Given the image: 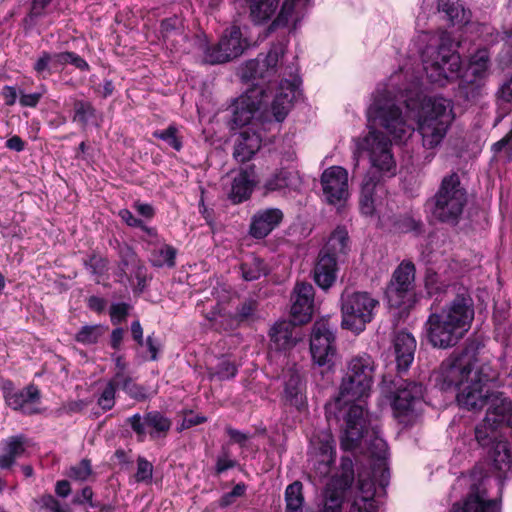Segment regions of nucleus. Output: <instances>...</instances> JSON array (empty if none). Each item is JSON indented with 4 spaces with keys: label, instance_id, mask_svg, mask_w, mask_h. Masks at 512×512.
<instances>
[{
    "label": "nucleus",
    "instance_id": "f257e3e1",
    "mask_svg": "<svg viewBox=\"0 0 512 512\" xmlns=\"http://www.w3.org/2000/svg\"><path fill=\"white\" fill-rule=\"evenodd\" d=\"M401 76L402 72L395 73L388 83L376 88L366 112L369 132L355 139V166H358L359 153H366L371 164L370 175L379 173L392 177L397 171L391 140L378 131V127L393 139L402 141L415 130L407 120V117L412 118L423 146L432 149L442 142L454 120L451 100L438 96L423 97L419 76H412L405 87H399Z\"/></svg>",
    "mask_w": 512,
    "mask_h": 512
},
{
    "label": "nucleus",
    "instance_id": "f03ea898",
    "mask_svg": "<svg viewBox=\"0 0 512 512\" xmlns=\"http://www.w3.org/2000/svg\"><path fill=\"white\" fill-rule=\"evenodd\" d=\"M375 369V362L369 354L353 356L347 362L338 396L326 404V417L329 421L343 419L341 447L344 450L355 449L369 434L370 428L373 434H376V427H371L369 415L363 405L356 404L357 401H362L369 396Z\"/></svg>",
    "mask_w": 512,
    "mask_h": 512
},
{
    "label": "nucleus",
    "instance_id": "7ed1b4c3",
    "mask_svg": "<svg viewBox=\"0 0 512 512\" xmlns=\"http://www.w3.org/2000/svg\"><path fill=\"white\" fill-rule=\"evenodd\" d=\"M441 15L451 25L463 24L468 21L464 8L450 0H422L421 12L416 20V27L423 32L422 40L428 45L422 51V62L428 79L440 85L456 79L461 72V57L452 49L453 39L444 30L433 34L424 31L426 19L431 15Z\"/></svg>",
    "mask_w": 512,
    "mask_h": 512
},
{
    "label": "nucleus",
    "instance_id": "20e7f679",
    "mask_svg": "<svg viewBox=\"0 0 512 512\" xmlns=\"http://www.w3.org/2000/svg\"><path fill=\"white\" fill-rule=\"evenodd\" d=\"M284 54V46L277 43L271 47L267 55H259L256 59L245 62L238 71V75L244 82H252V87L247 89L238 97L232 105V128L243 127L251 124L255 128L257 113L261 110L268 99L267 89L264 87L265 80L270 82V77L276 73L279 58Z\"/></svg>",
    "mask_w": 512,
    "mask_h": 512
},
{
    "label": "nucleus",
    "instance_id": "39448f33",
    "mask_svg": "<svg viewBox=\"0 0 512 512\" xmlns=\"http://www.w3.org/2000/svg\"><path fill=\"white\" fill-rule=\"evenodd\" d=\"M473 319V299L466 289H462L440 311L429 315L425 323L427 339L436 348L453 347L468 332Z\"/></svg>",
    "mask_w": 512,
    "mask_h": 512
},
{
    "label": "nucleus",
    "instance_id": "423d86ee",
    "mask_svg": "<svg viewBox=\"0 0 512 512\" xmlns=\"http://www.w3.org/2000/svg\"><path fill=\"white\" fill-rule=\"evenodd\" d=\"M443 382L458 387V404L467 410L479 411L494 406V399L504 398L501 393L491 392L487 387L488 376L474 369L471 360L464 357L447 359L440 366Z\"/></svg>",
    "mask_w": 512,
    "mask_h": 512
},
{
    "label": "nucleus",
    "instance_id": "0eeeda50",
    "mask_svg": "<svg viewBox=\"0 0 512 512\" xmlns=\"http://www.w3.org/2000/svg\"><path fill=\"white\" fill-rule=\"evenodd\" d=\"M431 212L441 222L456 224L467 203V191L453 172L444 176L432 200Z\"/></svg>",
    "mask_w": 512,
    "mask_h": 512
},
{
    "label": "nucleus",
    "instance_id": "6e6552de",
    "mask_svg": "<svg viewBox=\"0 0 512 512\" xmlns=\"http://www.w3.org/2000/svg\"><path fill=\"white\" fill-rule=\"evenodd\" d=\"M378 305L368 292L345 290L341 296L342 327L360 333L373 319Z\"/></svg>",
    "mask_w": 512,
    "mask_h": 512
},
{
    "label": "nucleus",
    "instance_id": "1a4fd4ad",
    "mask_svg": "<svg viewBox=\"0 0 512 512\" xmlns=\"http://www.w3.org/2000/svg\"><path fill=\"white\" fill-rule=\"evenodd\" d=\"M493 405L487 409L483 422L475 427V439L482 447L494 442L495 431L499 428L510 429L512 435V402L507 398H496Z\"/></svg>",
    "mask_w": 512,
    "mask_h": 512
},
{
    "label": "nucleus",
    "instance_id": "9d476101",
    "mask_svg": "<svg viewBox=\"0 0 512 512\" xmlns=\"http://www.w3.org/2000/svg\"><path fill=\"white\" fill-rule=\"evenodd\" d=\"M310 352L313 362L318 366H333L336 355L335 325L331 324L328 318H321L313 324Z\"/></svg>",
    "mask_w": 512,
    "mask_h": 512
},
{
    "label": "nucleus",
    "instance_id": "9b49d317",
    "mask_svg": "<svg viewBox=\"0 0 512 512\" xmlns=\"http://www.w3.org/2000/svg\"><path fill=\"white\" fill-rule=\"evenodd\" d=\"M423 387L414 381L402 380L395 392L392 408L399 422L408 425L416 417L422 405Z\"/></svg>",
    "mask_w": 512,
    "mask_h": 512
},
{
    "label": "nucleus",
    "instance_id": "f8f14e48",
    "mask_svg": "<svg viewBox=\"0 0 512 512\" xmlns=\"http://www.w3.org/2000/svg\"><path fill=\"white\" fill-rule=\"evenodd\" d=\"M245 48L239 27L227 29L218 44L206 47L203 61L208 64H221L240 56Z\"/></svg>",
    "mask_w": 512,
    "mask_h": 512
},
{
    "label": "nucleus",
    "instance_id": "ddd939ff",
    "mask_svg": "<svg viewBox=\"0 0 512 512\" xmlns=\"http://www.w3.org/2000/svg\"><path fill=\"white\" fill-rule=\"evenodd\" d=\"M414 279V264L411 262H402L394 271L392 279L386 289V296L390 306L401 307L407 302H410Z\"/></svg>",
    "mask_w": 512,
    "mask_h": 512
},
{
    "label": "nucleus",
    "instance_id": "4468645a",
    "mask_svg": "<svg viewBox=\"0 0 512 512\" xmlns=\"http://www.w3.org/2000/svg\"><path fill=\"white\" fill-rule=\"evenodd\" d=\"M3 396L6 404L15 411H20L26 415L39 413L37 404L40 400V391L34 385H29L23 389H15L11 382L3 384Z\"/></svg>",
    "mask_w": 512,
    "mask_h": 512
},
{
    "label": "nucleus",
    "instance_id": "2eb2a0df",
    "mask_svg": "<svg viewBox=\"0 0 512 512\" xmlns=\"http://www.w3.org/2000/svg\"><path fill=\"white\" fill-rule=\"evenodd\" d=\"M323 195L329 204H340L349 196L348 173L340 166L324 170L321 176Z\"/></svg>",
    "mask_w": 512,
    "mask_h": 512
},
{
    "label": "nucleus",
    "instance_id": "dca6fc26",
    "mask_svg": "<svg viewBox=\"0 0 512 512\" xmlns=\"http://www.w3.org/2000/svg\"><path fill=\"white\" fill-rule=\"evenodd\" d=\"M291 317L295 324L310 321L314 308V288L309 283H297L291 296Z\"/></svg>",
    "mask_w": 512,
    "mask_h": 512
},
{
    "label": "nucleus",
    "instance_id": "f3484780",
    "mask_svg": "<svg viewBox=\"0 0 512 512\" xmlns=\"http://www.w3.org/2000/svg\"><path fill=\"white\" fill-rule=\"evenodd\" d=\"M284 217L279 208H265L257 211L251 220L250 234L257 239L265 238L279 224Z\"/></svg>",
    "mask_w": 512,
    "mask_h": 512
},
{
    "label": "nucleus",
    "instance_id": "a211bd4d",
    "mask_svg": "<svg viewBox=\"0 0 512 512\" xmlns=\"http://www.w3.org/2000/svg\"><path fill=\"white\" fill-rule=\"evenodd\" d=\"M262 143L261 135L255 128L242 131L235 143L234 158L241 163L247 162L259 151Z\"/></svg>",
    "mask_w": 512,
    "mask_h": 512
},
{
    "label": "nucleus",
    "instance_id": "6ab92c4d",
    "mask_svg": "<svg viewBox=\"0 0 512 512\" xmlns=\"http://www.w3.org/2000/svg\"><path fill=\"white\" fill-rule=\"evenodd\" d=\"M416 345V340L412 334L406 331H400L396 334L393 346L399 371H406L412 364Z\"/></svg>",
    "mask_w": 512,
    "mask_h": 512
},
{
    "label": "nucleus",
    "instance_id": "aec40b11",
    "mask_svg": "<svg viewBox=\"0 0 512 512\" xmlns=\"http://www.w3.org/2000/svg\"><path fill=\"white\" fill-rule=\"evenodd\" d=\"M451 512H500L496 500L488 498L486 491L472 490L462 504L454 505Z\"/></svg>",
    "mask_w": 512,
    "mask_h": 512
},
{
    "label": "nucleus",
    "instance_id": "412c9836",
    "mask_svg": "<svg viewBox=\"0 0 512 512\" xmlns=\"http://www.w3.org/2000/svg\"><path fill=\"white\" fill-rule=\"evenodd\" d=\"M295 323L292 321L276 322L270 329V347L277 351H286L295 346L298 341L294 335Z\"/></svg>",
    "mask_w": 512,
    "mask_h": 512
},
{
    "label": "nucleus",
    "instance_id": "4be33fe9",
    "mask_svg": "<svg viewBox=\"0 0 512 512\" xmlns=\"http://www.w3.org/2000/svg\"><path fill=\"white\" fill-rule=\"evenodd\" d=\"M380 192L382 187L379 185V178L368 174L363 180L359 198V207L363 215L374 214L379 204Z\"/></svg>",
    "mask_w": 512,
    "mask_h": 512
},
{
    "label": "nucleus",
    "instance_id": "5701e85b",
    "mask_svg": "<svg viewBox=\"0 0 512 512\" xmlns=\"http://www.w3.org/2000/svg\"><path fill=\"white\" fill-rule=\"evenodd\" d=\"M337 259L332 254L319 253L313 269L315 283L322 289L330 288L336 280Z\"/></svg>",
    "mask_w": 512,
    "mask_h": 512
},
{
    "label": "nucleus",
    "instance_id": "b1692460",
    "mask_svg": "<svg viewBox=\"0 0 512 512\" xmlns=\"http://www.w3.org/2000/svg\"><path fill=\"white\" fill-rule=\"evenodd\" d=\"M490 56L486 49H479L469 60L465 73V81L480 87L483 81L489 76Z\"/></svg>",
    "mask_w": 512,
    "mask_h": 512
},
{
    "label": "nucleus",
    "instance_id": "393cba45",
    "mask_svg": "<svg viewBox=\"0 0 512 512\" xmlns=\"http://www.w3.org/2000/svg\"><path fill=\"white\" fill-rule=\"evenodd\" d=\"M26 453V438L23 435L8 437L0 442V468H11L18 458Z\"/></svg>",
    "mask_w": 512,
    "mask_h": 512
},
{
    "label": "nucleus",
    "instance_id": "a878e982",
    "mask_svg": "<svg viewBox=\"0 0 512 512\" xmlns=\"http://www.w3.org/2000/svg\"><path fill=\"white\" fill-rule=\"evenodd\" d=\"M374 494L373 481L371 479H359L358 490L353 497L349 512H377Z\"/></svg>",
    "mask_w": 512,
    "mask_h": 512
},
{
    "label": "nucleus",
    "instance_id": "bb28decb",
    "mask_svg": "<svg viewBox=\"0 0 512 512\" xmlns=\"http://www.w3.org/2000/svg\"><path fill=\"white\" fill-rule=\"evenodd\" d=\"M295 97L294 84L288 80L282 81L271 105V112L277 122L283 121Z\"/></svg>",
    "mask_w": 512,
    "mask_h": 512
},
{
    "label": "nucleus",
    "instance_id": "cd10ccee",
    "mask_svg": "<svg viewBox=\"0 0 512 512\" xmlns=\"http://www.w3.org/2000/svg\"><path fill=\"white\" fill-rule=\"evenodd\" d=\"M310 0H284L282 7L271 28L284 27L289 23L298 22L304 15V12Z\"/></svg>",
    "mask_w": 512,
    "mask_h": 512
},
{
    "label": "nucleus",
    "instance_id": "c85d7f7f",
    "mask_svg": "<svg viewBox=\"0 0 512 512\" xmlns=\"http://www.w3.org/2000/svg\"><path fill=\"white\" fill-rule=\"evenodd\" d=\"M284 399L285 402L297 409L305 406V385L299 373L290 371L284 386Z\"/></svg>",
    "mask_w": 512,
    "mask_h": 512
},
{
    "label": "nucleus",
    "instance_id": "c756f323",
    "mask_svg": "<svg viewBox=\"0 0 512 512\" xmlns=\"http://www.w3.org/2000/svg\"><path fill=\"white\" fill-rule=\"evenodd\" d=\"M300 184L298 171L292 168L281 169L269 178L265 188L270 191L282 190L285 188L296 189Z\"/></svg>",
    "mask_w": 512,
    "mask_h": 512
},
{
    "label": "nucleus",
    "instance_id": "7c9ffc66",
    "mask_svg": "<svg viewBox=\"0 0 512 512\" xmlns=\"http://www.w3.org/2000/svg\"><path fill=\"white\" fill-rule=\"evenodd\" d=\"M491 459L495 469L506 472L512 468V448L507 441L499 440L494 443Z\"/></svg>",
    "mask_w": 512,
    "mask_h": 512
},
{
    "label": "nucleus",
    "instance_id": "2f4dec72",
    "mask_svg": "<svg viewBox=\"0 0 512 512\" xmlns=\"http://www.w3.org/2000/svg\"><path fill=\"white\" fill-rule=\"evenodd\" d=\"M315 449L318 450L320 456V459L318 460V469L321 474L326 475L329 473L330 465L334 462L335 456L334 440L331 434L324 433L319 446L315 447Z\"/></svg>",
    "mask_w": 512,
    "mask_h": 512
},
{
    "label": "nucleus",
    "instance_id": "473e14b6",
    "mask_svg": "<svg viewBox=\"0 0 512 512\" xmlns=\"http://www.w3.org/2000/svg\"><path fill=\"white\" fill-rule=\"evenodd\" d=\"M252 189L253 183L249 174L246 171L240 172L233 179L229 198L233 203H241L250 196Z\"/></svg>",
    "mask_w": 512,
    "mask_h": 512
},
{
    "label": "nucleus",
    "instance_id": "72a5a7b5",
    "mask_svg": "<svg viewBox=\"0 0 512 512\" xmlns=\"http://www.w3.org/2000/svg\"><path fill=\"white\" fill-rule=\"evenodd\" d=\"M348 246V233L345 228L337 227L330 235L327 243L320 252L332 254L336 259L345 254Z\"/></svg>",
    "mask_w": 512,
    "mask_h": 512
},
{
    "label": "nucleus",
    "instance_id": "f704fd0d",
    "mask_svg": "<svg viewBox=\"0 0 512 512\" xmlns=\"http://www.w3.org/2000/svg\"><path fill=\"white\" fill-rule=\"evenodd\" d=\"M144 420L152 438L164 437L171 428V421L158 411L144 415Z\"/></svg>",
    "mask_w": 512,
    "mask_h": 512
},
{
    "label": "nucleus",
    "instance_id": "c9c22d12",
    "mask_svg": "<svg viewBox=\"0 0 512 512\" xmlns=\"http://www.w3.org/2000/svg\"><path fill=\"white\" fill-rule=\"evenodd\" d=\"M279 0H250V15L254 22L269 20L278 8Z\"/></svg>",
    "mask_w": 512,
    "mask_h": 512
},
{
    "label": "nucleus",
    "instance_id": "e433bc0d",
    "mask_svg": "<svg viewBox=\"0 0 512 512\" xmlns=\"http://www.w3.org/2000/svg\"><path fill=\"white\" fill-rule=\"evenodd\" d=\"M303 506V485L300 481H295L286 487L284 512H303Z\"/></svg>",
    "mask_w": 512,
    "mask_h": 512
},
{
    "label": "nucleus",
    "instance_id": "4c0bfd02",
    "mask_svg": "<svg viewBox=\"0 0 512 512\" xmlns=\"http://www.w3.org/2000/svg\"><path fill=\"white\" fill-rule=\"evenodd\" d=\"M114 376L118 387L125 391L131 398L142 401L148 397L147 389L137 384L130 376L125 373H115Z\"/></svg>",
    "mask_w": 512,
    "mask_h": 512
},
{
    "label": "nucleus",
    "instance_id": "58836bf2",
    "mask_svg": "<svg viewBox=\"0 0 512 512\" xmlns=\"http://www.w3.org/2000/svg\"><path fill=\"white\" fill-rule=\"evenodd\" d=\"M344 491L329 484L324 493L322 508L319 512H342Z\"/></svg>",
    "mask_w": 512,
    "mask_h": 512
},
{
    "label": "nucleus",
    "instance_id": "ea45409f",
    "mask_svg": "<svg viewBox=\"0 0 512 512\" xmlns=\"http://www.w3.org/2000/svg\"><path fill=\"white\" fill-rule=\"evenodd\" d=\"M177 251L170 245H162L155 248L150 255V262L155 267H174Z\"/></svg>",
    "mask_w": 512,
    "mask_h": 512
},
{
    "label": "nucleus",
    "instance_id": "a19ab883",
    "mask_svg": "<svg viewBox=\"0 0 512 512\" xmlns=\"http://www.w3.org/2000/svg\"><path fill=\"white\" fill-rule=\"evenodd\" d=\"M242 277L246 281H254L267 273L266 266L262 259L251 257L241 264Z\"/></svg>",
    "mask_w": 512,
    "mask_h": 512
},
{
    "label": "nucleus",
    "instance_id": "79ce46f5",
    "mask_svg": "<svg viewBox=\"0 0 512 512\" xmlns=\"http://www.w3.org/2000/svg\"><path fill=\"white\" fill-rule=\"evenodd\" d=\"M106 330L107 329L101 325H86L76 334L75 339L83 345L96 344L105 334Z\"/></svg>",
    "mask_w": 512,
    "mask_h": 512
},
{
    "label": "nucleus",
    "instance_id": "37998d69",
    "mask_svg": "<svg viewBox=\"0 0 512 512\" xmlns=\"http://www.w3.org/2000/svg\"><path fill=\"white\" fill-rule=\"evenodd\" d=\"M237 367L228 359H221L218 364L209 369L208 375L211 380H229L236 376Z\"/></svg>",
    "mask_w": 512,
    "mask_h": 512
},
{
    "label": "nucleus",
    "instance_id": "c03bdc74",
    "mask_svg": "<svg viewBox=\"0 0 512 512\" xmlns=\"http://www.w3.org/2000/svg\"><path fill=\"white\" fill-rule=\"evenodd\" d=\"M32 512H68L61 507L60 502L51 494L42 495L33 500Z\"/></svg>",
    "mask_w": 512,
    "mask_h": 512
},
{
    "label": "nucleus",
    "instance_id": "a18cd8bd",
    "mask_svg": "<svg viewBox=\"0 0 512 512\" xmlns=\"http://www.w3.org/2000/svg\"><path fill=\"white\" fill-rule=\"evenodd\" d=\"M424 285L427 293L430 296L437 295L446 291L448 284H446L438 273L432 269H427L424 277Z\"/></svg>",
    "mask_w": 512,
    "mask_h": 512
},
{
    "label": "nucleus",
    "instance_id": "49530a36",
    "mask_svg": "<svg viewBox=\"0 0 512 512\" xmlns=\"http://www.w3.org/2000/svg\"><path fill=\"white\" fill-rule=\"evenodd\" d=\"M118 387L115 376L106 384L100 394L97 403L103 410H110L115 405L116 388Z\"/></svg>",
    "mask_w": 512,
    "mask_h": 512
},
{
    "label": "nucleus",
    "instance_id": "de8ad7c7",
    "mask_svg": "<svg viewBox=\"0 0 512 512\" xmlns=\"http://www.w3.org/2000/svg\"><path fill=\"white\" fill-rule=\"evenodd\" d=\"M178 130L174 125H170L168 128L160 131H155L153 133V136L163 140L166 142L170 147L175 149L176 151H179L182 147V142L180 138L177 135Z\"/></svg>",
    "mask_w": 512,
    "mask_h": 512
},
{
    "label": "nucleus",
    "instance_id": "09e8293b",
    "mask_svg": "<svg viewBox=\"0 0 512 512\" xmlns=\"http://www.w3.org/2000/svg\"><path fill=\"white\" fill-rule=\"evenodd\" d=\"M74 112V120L85 125L94 116L95 110L91 103L79 100L74 104Z\"/></svg>",
    "mask_w": 512,
    "mask_h": 512
},
{
    "label": "nucleus",
    "instance_id": "8fccbe9b",
    "mask_svg": "<svg viewBox=\"0 0 512 512\" xmlns=\"http://www.w3.org/2000/svg\"><path fill=\"white\" fill-rule=\"evenodd\" d=\"M92 474L91 462L88 459H82L78 464L72 466L69 470V477L78 480L85 481Z\"/></svg>",
    "mask_w": 512,
    "mask_h": 512
},
{
    "label": "nucleus",
    "instance_id": "3c124183",
    "mask_svg": "<svg viewBox=\"0 0 512 512\" xmlns=\"http://www.w3.org/2000/svg\"><path fill=\"white\" fill-rule=\"evenodd\" d=\"M237 466V461L232 458L230 450L227 446H223L220 454L217 457L215 471L217 474H221L228 469H232Z\"/></svg>",
    "mask_w": 512,
    "mask_h": 512
},
{
    "label": "nucleus",
    "instance_id": "603ef678",
    "mask_svg": "<svg viewBox=\"0 0 512 512\" xmlns=\"http://www.w3.org/2000/svg\"><path fill=\"white\" fill-rule=\"evenodd\" d=\"M258 303L254 299H247L244 302H242L236 310L235 319L238 322L246 321L251 319L256 310H257Z\"/></svg>",
    "mask_w": 512,
    "mask_h": 512
},
{
    "label": "nucleus",
    "instance_id": "864d4df0",
    "mask_svg": "<svg viewBox=\"0 0 512 512\" xmlns=\"http://www.w3.org/2000/svg\"><path fill=\"white\" fill-rule=\"evenodd\" d=\"M152 476H153L152 464L145 458L139 457L137 459V471L135 474L136 482L149 483L152 480Z\"/></svg>",
    "mask_w": 512,
    "mask_h": 512
},
{
    "label": "nucleus",
    "instance_id": "5fc2aeb1",
    "mask_svg": "<svg viewBox=\"0 0 512 512\" xmlns=\"http://www.w3.org/2000/svg\"><path fill=\"white\" fill-rule=\"evenodd\" d=\"M245 491H246V485L244 483H238L237 485H235L233 487L232 491L224 494L221 497V499L219 501L220 507H222V508L228 507L235 501V498L243 496Z\"/></svg>",
    "mask_w": 512,
    "mask_h": 512
},
{
    "label": "nucleus",
    "instance_id": "6e6d98bb",
    "mask_svg": "<svg viewBox=\"0 0 512 512\" xmlns=\"http://www.w3.org/2000/svg\"><path fill=\"white\" fill-rule=\"evenodd\" d=\"M86 267L92 274L101 275L107 269V261L99 255H91L87 261H85Z\"/></svg>",
    "mask_w": 512,
    "mask_h": 512
},
{
    "label": "nucleus",
    "instance_id": "4d7b16f0",
    "mask_svg": "<svg viewBox=\"0 0 512 512\" xmlns=\"http://www.w3.org/2000/svg\"><path fill=\"white\" fill-rule=\"evenodd\" d=\"M45 91L46 90H45L44 86H41L40 90L38 92L31 93V94H25L22 91H20V98H19L20 105L23 107H31V108L36 107L38 105L39 101L41 100L42 96L44 95Z\"/></svg>",
    "mask_w": 512,
    "mask_h": 512
},
{
    "label": "nucleus",
    "instance_id": "13d9d810",
    "mask_svg": "<svg viewBox=\"0 0 512 512\" xmlns=\"http://www.w3.org/2000/svg\"><path fill=\"white\" fill-rule=\"evenodd\" d=\"M423 224L421 221L414 219L411 216H404L398 222V229L401 232H415L420 233Z\"/></svg>",
    "mask_w": 512,
    "mask_h": 512
},
{
    "label": "nucleus",
    "instance_id": "bf43d9fd",
    "mask_svg": "<svg viewBox=\"0 0 512 512\" xmlns=\"http://www.w3.org/2000/svg\"><path fill=\"white\" fill-rule=\"evenodd\" d=\"M127 422L130 424L132 430L137 434L139 441H143L146 436L147 428L144 417L142 418L141 415L137 413L129 417Z\"/></svg>",
    "mask_w": 512,
    "mask_h": 512
},
{
    "label": "nucleus",
    "instance_id": "052dcab7",
    "mask_svg": "<svg viewBox=\"0 0 512 512\" xmlns=\"http://www.w3.org/2000/svg\"><path fill=\"white\" fill-rule=\"evenodd\" d=\"M129 306L125 303H115L110 307V317L114 325L121 323L127 316Z\"/></svg>",
    "mask_w": 512,
    "mask_h": 512
},
{
    "label": "nucleus",
    "instance_id": "680f3d73",
    "mask_svg": "<svg viewBox=\"0 0 512 512\" xmlns=\"http://www.w3.org/2000/svg\"><path fill=\"white\" fill-rule=\"evenodd\" d=\"M181 21L177 17L164 19L161 22V32L163 37L168 38L171 34L177 33L180 29Z\"/></svg>",
    "mask_w": 512,
    "mask_h": 512
},
{
    "label": "nucleus",
    "instance_id": "e2e57ef3",
    "mask_svg": "<svg viewBox=\"0 0 512 512\" xmlns=\"http://www.w3.org/2000/svg\"><path fill=\"white\" fill-rule=\"evenodd\" d=\"M93 491L90 487H84L79 495H75L73 498V504L81 505L87 502L90 508L99 507L98 503L93 502Z\"/></svg>",
    "mask_w": 512,
    "mask_h": 512
},
{
    "label": "nucleus",
    "instance_id": "0e129e2a",
    "mask_svg": "<svg viewBox=\"0 0 512 512\" xmlns=\"http://www.w3.org/2000/svg\"><path fill=\"white\" fill-rule=\"evenodd\" d=\"M52 67V56L48 52H42L36 63L34 64V70L38 74H42L48 71Z\"/></svg>",
    "mask_w": 512,
    "mask_h": 512
},
{
    "label": "nucleus",
    "instance_id": "69168bd1",
    "mask_svg": "<svg viewBox=\"0 0 512 512\" xmlns=\"http://www.w3.org/2000/svg\"><path fill=\"white\" fill-rule=\"evenodd\" d=\"M119 216L121 217V219L129 226H132V227H142V220L140 219H137L133 214L132 212H130L129 210L127 209H122L120 210L119 212Z\"/></svg>",
    "mask_w": 512,
    "mask_h": 512
},
{
    "label": "nucleus",
    "instance_id": "338daca9",
    "mask_svg": "<svg viewBox=\"0 0 512 512\" xmlns=\"http://www.w3.org/2000/svg\"><path fill=\"white\" fill-rule=\"evenodd\" d=\"M497 95L504 102H512V78L500 87Z\"/></svg>",
    "mask_w": 512,
    "mask_h": 512
},
{
    "label": "nucleus",
    "instance_id": "774afa93",
    "mask_svg": "<svg viewBox=\"0 0 512 512\" xmlns=\"http://www.w3.org/2000/svg\"><path fill=\"white\" fill-rule=\"evenodd\" d=\"M2 95L5 99V104L8 106H13L17 99V91L13 86H4Z\"/></svg>",
    "mask_w": 512,
    "mask_h": 512
}]
</instances>
